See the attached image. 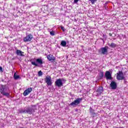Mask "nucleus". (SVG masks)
<instances>
[{
	"instance_id": "nucleus-1",
	"label": "nucleus",
	"mask_w": 128,
	"mask_h": 128,
	"mask_svg": "<svg viewBox=\"0 0 128 128\" xmlns=\"http://www.w3.org/2000/svg\"><path fill=\"white\" fill-rule=\"evenodd\" d=\"M8 88H6V85H1L0 88V94L8 98L10 96V92H8Z\"/></svg>"
},
{
	"instance_id": "nucleus-2",
	"label": "nucleus",
	"mask_w": 128,
	"mask_h": 128,
	"mask_svg": "<svg viewBox=\"0 0 128 128\" xmlns=\"http://www.w3.org/2000/svg\"><path fill=\"white\" fill-rule=\"evenodd\" d=\"M82 100V98H78L76 100H74L73 102H71L69 106H74V108L78 104H80V102Z\"/></svg>"
},
{
	"instance_id": "nucleus-3",
	"label": "nucleus",
	"mask_w": 128,
	"mask_h": 128,
	"mask_svg": "<svg viewBox=\"0 0 128 128\" xmlns=\"http://www.w3.org/2000/svg\"><path fill=\"white\" fill-rule=\"evenodd\" d=\"M62 80H64V82H66V80L64 79H57L56 80L55 82V86H58V88H60L64 84L62 83Z\"/></svg>"
},
{
	"instance_id": "nucleus-4",
	"label": "nucleus",
	"mask_w": 128,
	"mask_h": 128,
	"mask_svg": "<svg viewBox=\"0 0 128 128\" xmlns=\"http://www.w3.org/2000/svg\"><path fill=\"white\" fill-rule=\"evenodd\" d=\"M125 78H126L124 76L122 71H119L117 73L116 80H124Z\"/></svg>"
},
{
	"instance_id": "nucleus-5",
	"label": "nucleus",
	"mask_w": 128,
	"mask_h": 128,
	"mask_svg": "<svg viewBox=\"0 0 128 128\" xmlns=\"http://www.w3.org/2000/svg\"><path fill=\"white\" fill-rule=\"evenodd\" d=\"M108 46L102 47L98 50V52H100L101 54L106 55L108 54Z\"/></svg>"
},
{
	"instance_id": "nucleus-6",
	"label": "nucleus",
	"mask_w": 128,
	"mask_h": 128,
	"mask_svg": "<svg viewBox=\"0 0 128 128\" xmlns=\"http://www.w3.org/2000/svg\"><path fill=\"white\" fill-rule=\"evenodd\" d=\"M45 82L48 86H51L52 84V77L50 76H46L45 78Z\"/></svg>"
},
{
	"instance_id": "nucleus-7",
	"label": "nucleus",
	"mask_w": 128,
	"mask_h": 128,
	"mask_svg": "<svg viewBox=\"0 0 128 128\" xmlns=\"http://www.w3.org/2000/svg\"><path fill=\"white\" fill-rule=\"evenodd\" d=\"M32 40V35L29 34L24 38L23 40L24 42H30Z\"/></svg>"
},
{
	"instance_id": "nucleus-8",
	"label": "nucleus",
	"mask_w": 128,
	"mask_h": 128,
	"mask_svg": "<svg viewBox=\"0 0 128 128\" xmlns=\"http://www.w3.org/2000/svg\"><path fill=\"white\" fill-rule=\"evenodd\" d=\"M32 88H29L24 91V92H23V95L24 96H28V94H30L32 92Z\"/></svg>"
},
{
	"instance_id": "nucleus-9",
	"label": "nucleus",
	"mask_w": 128,
	"mask_h": 128,
	"mask_svg": "<svg viewBox=\"0 0 128 128\" xmlns=\"http://www.w3.org/2000/svg\"><path fill=\"white\" fill-rule=\"evenodd\" d=\"M96 96H102V94L104 92V88L102 86L99 87L96 90Z\"/></svg>"
},
{
	"instance_id": "nucleus-10",
	"label": "nucleus",
	"mask_w": 128,
	"mask_h": 128,
	"mask_svg": "<svg viewBox=\"0 0 128 128\" xmlns=\"http://www.w3.org/2000/svg\"><path fill=\"white\" fill-rule=\"evenodd\" d=\"M105 76L106 80H112V74L110 71H106L105 73Z\"/></svg>"
},
{
	"instance_id": "nucleus-11",
	"label": "nucleus",
	"mask_w": 128,
	"mask_h": 128,
	"mask_svg": "<svg viewBox=\"0 0 128 128\" xmlns=\"http://www.w3.org/2000/svg\"><path fill=\"white\" fill-rule=\"evenodd\" d=\"M110 86L112 90H116V88L118 86L116 85V82L114 81L111 82Z\"/></svg>"
},
{
	"instance_id": "nucleus-12",
	"label": "nucleus",
	"mask_w": 128,
	"mask_h": 128,
	"mask_svg": "<svg viewBox=\"0 0 128 128\" xmlns=\"http://www.w3.org/2000/svg\"><path fill=\"white\" fill-rule=\"evenodd\" d=\"M46 58L49 62H54L56 60V58L52 54H48L46 56Z\"/></svg>"
},
{
	"instance_id": "nucleus-13",
	"label": "nucleus",
	"mask_w": 128,
	"mask_h": 128,
	"mask_svg": "<svg viewBox=\"0 0 128 128\" xmlns=\"http://www.w3.org/2000/svg\"><path fill=\"white\" fill-rule=\"evenodd\" d=\"M24 52H22V51L20 50H16V54L17 56H24Z\"/></svg>"
},
{
	"instance_id": "nucleus-14",
	"label": "nucleus",
	"mask_w": 128,
	"mask_h": 128,
	"mask_svg": "<svg viewBox=\"0 0 128 128\" xmlns=\"http://www.w3.org/2000/svg\"><path fill=\"white\" fill-rule=\"evenodd\" d=\"M32 112H34V110L32 108H28L27 109V114H32Z\"/></svg>"
},
{
	"instance_id": "nucleus-15",
	"label": "nucleus",
	"mask_w": 128,
	"mask_h": 128,
	"mask_svg": "<svg viewBox=\"0 0 128 128\" xmlns=\"http://www.w3.org/2000/svg\"><path fill=\"white\" fill-rule=\"evenodd\" d=\"M90 113L91 116H96V112H94V110L92 109V108H90Z\"/></svg>"
},
{
	"instance_id": "nucleus-16",
	"label": "nucleus",
	"mask_w": 128,
	"mask_h": 128,
	"mask_svg": "<svg viewBox=\"0 0 128 128\" xmlns=\"http://www.w3.org/2000/svg\"><path fill=\"white\" fill-rule=\"evenodd\" d=\"M108 46H110V48H116V44H114V42L108 44Z\"/></svg>"
},
{
	"instance_id": "nucleus-17",
	"label": "nucleus",
	"mask_w": 128,
	"mask_h": 128,
	"mask_svg": "<svg viewBox=\"0 0 128 128\" xmlns=\"http://www.w3.org/2000/svg\"><path fill=\"white\" fill-rule=\"evenodd\" d=\"M36 62H38V64H44V62H42V60L40 58H37L36 60Z\"/></svg>"
},
{
	"instance_id": "nucleus-18",
	"label": "nucleus",
	"mask_w": 128,
	"mask_h": 128,
	"mask_svg": "<svg viewBox=\"0 0 128 128\" xmlns=\"http://www.w3.org/2000/svg\"><path fill=\"white\" fill-rule=\"evenodd\" d=\"M60 46H66V42L62 40L60 43Z\"/></svg>"
},
{
	"instance_id": "nucleus-19",
	"label": "nucleus",
	"mask_w": 128,
	"mask_h": 128,
	"mask_svg": "<svg viewBox=\"0 0 128 128\" xmlns=\"http://www.w3.org/2000/svg\"><path fill=\"white\" fill-rule=\"evenodd\" d=\"M104 78V72H100L99 76V80H102Z\"/></svg>"
},
{
	"instance_id": "nucleus-20",
	"label": "nucleus",
	"mask_w": 128,
	"mask_h": 128,
	"mask_svg": "<svg viewBox=\"0 0 128 128\" xmlns=\"http://www.w3.org/2000/svg\"><path fill=\"white\" fill-rule=\"evenodd\" d=\"M14 80H18L20 78V76L16 75V73L14 74Z\"/></svg>"
},
{
	"instance_id": "nucleus-21",
	"label": "nucleus",
	"mask_w": 128,
	"mask_h": 128,
	"mask_svg": "<svg viewBox=\"0 0 128 128\" xmlns=\"http://www.w3.org/2000/svg\"><path fill=\"white\" fill-rule=\"evenodd\" d=\"M20 114H28V110H20Z\"/></svg>"
},
{
	"instance_id": "nucleus-22",
	"label": "nucleus",
	"mask_w": 128,
	"mask_h": 128,
	"mask_svg": "<svg viewBox=\"0 0 128 128\" xmlns=\"http://www.w3.org/2000/svg\"><path fill=\"white\" fill-rule=\"evenodd\" d=\"M31 64H32L33 66H38V64H36V62H31Z\"/></svg>"
},
{
	"instance_id": "nucleus-23",
	"label": "nucleus",
	"mask_w": 128,
	"mask_h": 128,
	"mask_svg": "<svg viewBox=\"0 0 128 128\" xmlns=\"http://www.w3.org/2000/svg\"><path fill=\"white\" fill-rule=\"evenodd\" d=\"M38 74L39 76H42V70H40L38 72Z\"/></svg>"
},
{
	"instance_id": "nucleus-24",
	"label": "nucleus",
	"mask_w": 128,
	"mask_h": 128,
	"mask_svg": "<svg viewBox=\"0 0 128 128\" xmlns=\"http://www.w3.org/2000/svg\"><path fill=\"white\" fill-rule=\"evenodd\" d=\"M50 34L52 36H54V31L50 32Z\"/></svg>"
},
{
	"instance_id": "nucleus-25",
	"label": "nucleus",
	"mask_w": 128,
	"mask_h": 128,
	"mask_svg": "<svg viewBox=\"0 0 128 128\" xmlns=\"http://www.w3.org/2000/svg\"><path fill=\"white\" fill-rule=\"evenodd\" d=\"M2 67L0 66V72H3Z\"/></svg>"
},
{
	"instance_id": "nucleus-26",
	"label": "nucleus",
	"mask_w": 128,
	"mask_h": 128,
	"mask_svg": "<svg viewBox=\"0 0 128 128\" xmlns=\"http://www.w3.org/2000/svg\"><path fill=\"white\" fill-rule=\"evenodd\" d=\"M61 30H63V32H64V27L62 26L61 27Z\"/></svg>"
},
{
	"instance_id": "nucleus-27",
	"label": "nucleus",
	"mask_w": 128,
	"mask_h": 128,
	"mask_svg": "<svg viewBox=\"0 0 128 128\" xmlns=\"http://www.w3.org/2000/svg\"><path fill=\"white\" fill-rule=\"evenodd\" d=\"M78 2V0H74V2H75L76 4Z\"/></svg>"
},
{
	"instance_id": "nucleus-28",
	"label": "nucleus",
	"mask_w": 128,
	"mask_h": 128,
	"mask_svg": "<svg viewBox=\"0 0 128 128\" xmlns=\"http://www.w3.org/2000/svg\"><path fill=\"white\" fill-rule=\"evenodd\" d=\"M109 36H112V33H110L109 34Z\"/></svg>"
}]
</instances>
